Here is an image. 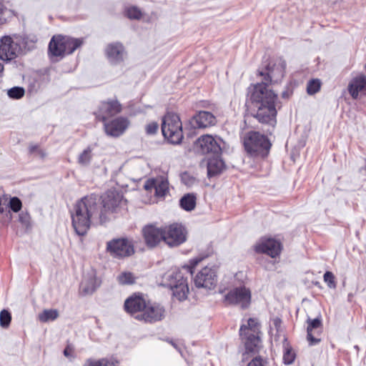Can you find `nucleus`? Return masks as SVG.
Masks as SVG:
<instances>
[{
	"label": "nucleus",
	"instance_id": "obj_48",
	"mask_svg": "<svg viewBox=\"0 0 366 366\" xmlns=\"http://www.w3.org/2000/svg\"><path fill=\"white\" fill-rule=\"evenodd\" d=\"M24 227L28 228V227H29L31 226L30 217L27 214L24 213Z\"/></svg>",
	"mask_w": 366,
	"mask_h": 366
},
{
	"label": "nucleus",
	"instance_id": "obj_34",
	"mask_svg": "<svg viewBox=\"0 0 366 366\" xmlns=\"http://www.w3.org/2000/svg\"><path fill=\"white\" fill-rule=\"evenodd\" d=\"M11 320V317L10 313L6 310H3L0 312V326L3 328H6L9 327L10 322Z\"/></svg>",
	"mask_w": 366,
	"mask_h": 366
},
{
	"label": "nucleus",
	"instance_id": "obj_39",
	"mask_svg": "<svg viewBox=\"0 0 366 366\" xmlns=\"http://www.w3.org/2000/svg\"><path fill=\"white\" fill-rule=\"evenodd\" d=\"M37 38L36 36H27L24 38V49L27 47L28 50H31L35 47Z\"/></svg>",
	"mask_w": 366,
	"mask_h": 366
},
{
	"label": "nucleus",
	"instance_id": "obj_37",
	"mask_svg": "<svg viewBox=\"0 0 366 366\" xmlns=\"http://www.w3.org/2000/svg\"><path fill=\"white\" fill-rule=\"evenodd\" d=\"M127 16L130 19H139L142 16V13L137 7L132 6L127 9Z\"/></svg>",
	"mask_w": 366,
	"mask_h": 366
},
{
	"label": "nucleus",
	"instance_id": "obj_42",
	"mask_svg": "<svg viewBox=\"0 0 366 366\" xmlns=\"http://www.w3.org/2000/svg\"><path fill=\"white\" fill-rule=\"evenodd\" d=\"M247 366H268L266 360L262 357H255L252 360Z\"/></svg>",
	"mask_w": 366,
	"mask_h": 366
},
{
	"label": "nucleus",
	"instance_id": "obj_45",
	"mask_svg": "<svg viewBox=\"0 0 366 366\" xmlns=\"http://www.w3.org/2000/svg\"><path fill=\"white\" fill-rule=\"evenodd\" d=\"M39 87V84L37 81H35L34 83H30L28 88V92L29 94H32L33 92H35L37 91V89Z\"/></svg>",
	"mask_w": 366,
	"mask_h": 366
},
{
	"label": "nucleus",
	"instance_id": "obj_18",
	"mask_svg": "<svg viewBox=\"0 0 366 366\" xmlns=\"http://www.w3.org/2000/svg\"><path fill=\"white\" fill-rule=\"evenodd\" d=\"M281 244L274 239H261L256 245L255 250L259 253H265L272 258L278 256L281 252Z\"/></svg>",
	"mask_w": 366,
	"mask_h": 366
},
{
	"label": "nucleus",
	"instance_id": "obj_7",
	"mask_svg": "<svg viewBox=\"0 0 366 366\" xmlns=\"http://www.w3.org/2000/svg\"><path fill=\"white\" fill-rule=\"evenodd\" d=\"M239 332L240 336L245 340L246 349L250 352L254 351L260 343L259 337V325L257 320L249 318L247 325L241 326Z\"/></svg>",
	"mask_w": 366,
	"mask_h": 366
},
{
	"label": "nucleus",
	"instance_id": "obj_36",
	"mask_svg": "<svg viewBox=\"0 0 366 366\" xmlns=\"http://www.w3.org/2000/svg\"><path fill=\"white\" fill-rule=\"evenodd\" d=\"M7 95L11 99H19L23 97V88L14 86L7 91Z\"/></svg>",
	"mask_w": 366,
	"mask_h": 366
},
{
	"label": "nucleus",
	"instance_id": "obj_24",
	"mask_svg": "<svg viewBox=\"0 0 366 366\" xmlns=\"http://www.w3.org/2000/svg\"><path fill=\"white\" fill-rule=\"evenodd\" d=\"M100 282L96 277V272L91 269L84 274L81 287L85 294H92L99 286Z\"/></svg>",
	"mask_w": 366,
	"mask_h": 366
},
{
	"label": "nucleus",
	"instance_id": "obj_2",
	"mask_svg": "<svg viewBox=\"0 0 366 366\" xmlns=\"http://www.w3.org/2000/svg\"><path fill=\"white\" fill-rule=\"evenodd\" d=\"M285 68V61L278 59L267 66L265 72L259 71V75L264 78L261 83L254 86L250 99L253 117L262 124L272 127L276 124L277 95L268 87L267 83L281 80L284 76Z\"/></svg>",
	"mask_w": 366,
	"mask_h": 366
},
{
	"label": "nucleus",
	"instance_id": "obj_50",
	"mask_svg": "<svg viewBox=\"0 0 366 366\" xmlns=\"http://www.w3.org/2000/svg\"><path fill=\"white\" fill-rule=\"evenodd\" d=\"M282 97H284V98H285V97H288V95H287V92H283V93L282 94Z\"/></svg>",
	"mask_w": 366,
	"mask_h": 366
},
{
	"label": "nucleus",
	"instance_id": "obj_40",
	"mask_svg": "<svg viewBox=\"0 0 366 366\" xmlns=\"http://www.w3.org/2000/svg\"><path fill=\"white\" fill-rule=\"evenodd\" d=\"M335 276L331 272H326L324 274V280L327 283L330 288H335L336 285L335 282Z\"/></svg>",
	"mask_w": 366,
	"mask_h": 366
},
{
	"label": "nucleus",
	"instance_id": "obj_27",
	"mask_svg": "<svg viewBox=\"0 0 366 366\" xmlns=\"http://www.w3.org/2000/svg\"><path fill=\"white\" fill-rule=\"evenodd\" d=\"M225 169L224 162L218 157L211 158L207 163V173L209 177H213L222 173Z\"/></svg>",
	"mask_w": 366,
	"mask_h": 366
},
{
	"label": "nucleus",
	"instance_id": "obj_3",
	"mask_svg": "<svg viewBox=\"0 0 366 366\" xmlns=\"http://www.w3.org/2000/svg\"><path fill=\"white\" fill-rule=\"evenodd\" d=\"M162 285L169 287L172 295L179 301H184L189 294V287L187 278L179 270H171L162 277Z\"/></svg>",
	"mask_w": 366,
	"mask_h": 366
},
{
	"label": "nucleus",
	"instance_id": "obj_41",
	"mask_svg": "<svg viewBox=\"0 0 366 366\" xmlns=\"http://www.w3.org/2000/svg\"><path fill=\"white\" fill-rule=\"evenodd\" d=\"M9 11L4 6L2 1L0 0V24H3L6 21Z\"/></svg>",
	"mask_w": 366,
	"mask_h": 366
},
{
	"label": "nucleus",
	"instance_id": "obj_44",
	"mask_svg": "<svg viewBox=\"0 0 366 366\" xmlns=\"http://www.w3.org/2000/svg\"><path fill=\"white\" fill-rule=\"evenodd\" d=\"M182 179L183 182L188 186L192 185L195 182V179L192 177L190 178L187 174H184L182 177Z\"/></svg>",
	"mask_w": 366,
	"mask_h": 366
},
{
	"label": "nucleus",
	"instance_id": "obj_16",
	"mask_svg": "<svg viewBox=\"0 0 366 366\" xmlns=\"http://www.w3.org/2000/svg\"><path fill=\"white\" fill-rule=\"evenodd\" d=\"M142 233L147 245L150 247L157 246L162 241L164 242V227L148 224L143 228Z\"/></svg>",
	"mask_w": 366,
	"mask_h": 366
},
{
	"label": "nucleus",
	"instance_id": "obj_35",
	"mask_svg": "<svg viewBox=\"0 0 366 366\" xmlns=\"http://www.w3.org/2000/svg\"><path fill=\"white\" fill-rule=\"evenodd\" d=\"M321 83L318 79L310 80L307 86V92L309 94L317 93L320 89Z\"/></svg>",
	"mask_w": 366,
	"mask_h": 366
},
{
	"label": "nucleus",
	"instance_id": "obj_28",
	"mask_svg": "<svg viewBox=\"0 0 366 366\" xmlns=\"http://www.w3.org/2000/svg\"><path fill=\"white\" fill-rule=\"evenodd\" d=\"M180 205L186 211H192L196 206V196L194 194H187L180 199Z\"/></svg>",
	"mask_w": 366,
	"mask_h": 366
},
{
	"label": "nucleus",
	"instance_id": "obj_15",
	"mask_svg": "<svg viewBox=\"0 0 366 366\" xmlns=\"http://www.w3.org/2000/svg\"><path fill=\"white\" fill-rule=\"evenodd\" d=\"M105 55L111 64L119 65L126 59L127 54L124 46L121 43L114 42L109 44L106 46Z\"/></svg>",
	"mask_w": 366,
	"mask_h": 366
},
{
	"label": "nucleus",
	"instance_id": "obj_10",
	"mask_svg": "<svg viewBox=\"0 0 366 366\" xmlns=\"http://www.w3.org/2000/svg\"><path fill=\"white\" fill-rule=\"evenodd\" d=\"M164 243L169 247H177L187 239V231L180 224L174 223L164 227Z\"/></svg>",
	"mask_w": 366,
	"mask_h": 366
},
{
	"label": "nucleus",
	"instance_id": "obj_43",
	"mask_svg": "<svg viewBox=\"0 0 366 366\" xmlns=\"http://www.w3.org/2000/svg\"><path fill=\"white\" fill-rule=\"evenodd\" d=\"M145 129H146L147 134H154L157 132V131L158 129V124L154 122H151L146 126Z\"/></svg>",
	"mask_w": 366,
	"mask_h": 366
},
{
	"label": "nucleus",
	"instance_id": "obj_30",
	"mask_svg": "<svg viewBox=\"0 0 366 366\" xmlns=\"http://www.w3.org/2000/svg\"><path fill=\"white\" fill-rule=\"evenodd\" d=\"M283 347L285 352L283 355V360L286 365L292 364L295 360V353L292 351L291 348L288 347L287 339L284 337Z\"/></svg>",
	"mask_w": 366,
	"mask_h": 366
},
{
	"label": "nucleus",
	"instance_id": "obj_19",
	"mask_svg": "<svg viewBox=\"0 0 366 366\" xmlns=\"http://www.w3.org/2000/svg\"><path fill=\"white\" fill-rule=\"evenodd\" d=\"M144 187L147 191L154 189V194L157 197H163L168 192L169 182L164 177H158L155 179H148Z\"/></svg>",
	"mask_w": 366,
	"mask_h": 366
},
{
	"label": "nucleus",
	"instance_id": "obj_5",
	"mask_svg": "<svg viewBox=\"0 0 366 366\" xmlns=\"http://www.w3.org/2000/svg\"><path fill=\"white\" fill-rule=\"evenodd\" d=\"M83 43L81 39L61 35L54 36L49 44V51L53 56L62 57L73 53Z\"/></svg>",
	"mask_w": 366,
	"mask_h": 366
},
{
	"label": "nucleus",
	"instance_id": "obj_12",
	"mask_svg": "<svg viewBox=\"0 0 366 366\" xmlns=\"http://www.w3.org/2000/svg\"><path fill=\"white\" fill-rule=\"evenodd\" d=\"M107 251L114 257L123 258L134 253V246L127 239H113L107 243Z\"/></svg>",
	"mask_w": 366,
	"mask_h": 366
},
{
	"label": "nucleus",
	"instance_id": "obj_29",
	"mask_svg": "<svg viewBox=\"0 0 366 366\" xmlns=\"http://www.w3.org/2000/svg\"><path fill=\"white\" fill-rule=\"evenodd\" d=\"M59 317V312L56 310H44L39 314V319L42 322L54 321Z\"/></svg>",
	"mask_w": 366,
	"mask_h": 366
},
{
	"label": "nucleus",
	"instance_id": "obj_21",
	"mask_svg": "<svg viewBox=\"0 0 366 366\" xmlns=\"http://www.w3.org/2000/svg\"><path fill=\"white\" fill-rule=\"evenodd\" d=\"M21 201L18 197H11L0 191V213L4 212L7 209L13 212H18L21 210Z\"/></svg>",
	"mask_w": 366,
	"mask_h": 366
},
{
	"label": "nucleus",
	"instance_id": "obj_38",
	"mask_svg": "<svg viewBox=\"0 0 366 366\" xmlns=\"http://www.w3.org/2000/svg\"><path fill=\"white\" fill-rule=\"evenodd\" d=\"M29 151L31 154H33L41 159H44L46 157V152L39 148V145L37 144L29 145Z\"/></svg>",
	"mask_w": 366,
	"mask_h": 366
},
{
	"label": "nucleus",
	"instance_id": "obj_13",
	"mask_svg": "<svg viewBox=\"0 0 366 366\" xmlns=\"http://www.w3.org/2000/svg\"><path fill=\"white\" fill-rule=\"evenodd\" d=\"M165 310L162 306L157 303H147L142 313L137 315L136 319L145 322H154L162 320L164 317Z\"/></svg>",
	"mask_w": 366,
	"mask_h": 366
},
{
	"label": "nucleus",
	"instance_id": "obj_1",
	"mask_svg": "<svg viewBox=\"0 0 366 366\" xmlns=\"http://www.w3.org/2000/svg\"><path fill=\"white\" fill-rule=\"evenodd\" d=\"M124 202L122 194L116 190H109L102 196V209L100 211L96 195L81 198L74 204L71 212L72 226L76 233L79 236L86 234L96 219L101 223L105 222Z\"/></svg>",
	"mask_w": 366,
	"mask_h": 366
},
{
	"label": "nucleus",
	"instance_id": "obj_20",
	"mask_svg": "<svg viewBox=\"0 0 366 366\" xmlns=\"http://www.w3.org/2000/svg\"><path fill=\"white\" fill-rule=\"evenodd\" d=\"M129 126V121L124 117L117 118L109 123L104 124V129L107 135L119 137L122 135Z\"/></svg>",
	"mask_w": 366,
	"mask_h": 366
},
{
	"label": "nucleus",
	"instance_id": "obj_25",
	"mask_svg": "<svg viewBox=\"0 0 366 366\" xmlns=\"http://www.w3.org/2000/svg\"><path fill=\"white\" fill-rule=\"evenodd\" d=\"M307 340L311 345L317 344L320 342V339L316 336H318L322 327L321 320L320 318H315L314 320H307Z\"/></svg>",
	"mask_w": 366,
	"mask_h": 366
},
{
	"label": "nucleus",
	"instance_id": "obj_8",
	"mask_svg": "<svg viewBox=\"0 0 366 366\" xmlns=\"http://www.w3.org/2000/svg\"><path fill=\"white\" fill-rule=\"evenodd\" d=\"M21 38L17 35L4 36L0 39V59L11 61L21 52Z\"/></svg>",
	"mask_w": 366,
	"mask_h": 366
},
{
	"label": "nucleus",
	"instance_id": "obj_4",
	"mask_svg": "<svg viewBox=\"0 0 366 366\" xmlns=\"http://www.w3.org/2000/svg\"><path fill=\"white\" fill-rule=\"evenodd\" d=\"M243 144L247 153L264 157L267 155L271 144L268 139L257 132H249L243 137Z\"/></svg>",
	"mask_w": 366,
	"mask_h": 366
},
{
	"label": "nucleus",
	"instance_id": "obj_31",
	"mask_svg": "<svg viewBox=\"0 0 366 366\" xmlns=\"http://www.w3.org/2000/svg\"><path fill=\"white\" fill-rule=\"evenodd\" d=\"M117 280L120 285H132L134 282L135 277L130 272H123L118 275Z\"/></svg>",
	"mask_w": 366,
	"mask_h": 366
},
{
	"label": "nucleus",
	"instance_id": "obj_9",
	"mask_svg": "<svg viewBox=\"0 0 366 366\" xmlns=\"http://www.w3.org/2000/svg\"><path fill=\"white\" fill-rule=\"evenodd\" d=\"M197 147L203 154H219L225 148V142L218 136L205 134L198 138Z\"/></svg>",
	"mask_w": 366,
	"mask_h": 366
},
{
	"label": "nucleus",
	"instance_id": "obj_17",
	"mask_svg": "<svg viewBox=\"0 0 366 366\" xmlns=\"http://www.w3.org/2000/svg\"><path fill=\"white\" fill-rule=\"evenodd\" d=\"M122 111V105L116 99L102 102L98 109L94 112L96 117L105 121L107 118L119 114Z\"/></svg>",
	"mask_w": 366,
	"mask_h": 366
},
{
	"label": "nucleus",
	"instance_id": "obj_32",
	"mask_svg": "<svg viewBox=\"0 0 366 366\" xmlns=\"http://www.w3.org/2000/svg\"><path fill=\"white\" fill-rule=\"evenodd\" d=\"M92 158V149L90 147H87L79 154L78 157V162L81 165L86 166L90 163Z\"/></svg>",
	"mask_w": 366,
	"mask_h": 366
},
{
	"label": "nucleus",
	"instance_id": "obj_23",
	"mask_svg": "<svg viewBox=\"0 0 366 366\" xmlns=\"http://www.w3.org/2000/svg\"><path fill=\"white\" fill-rule=\"evenodd\" d=\"M348 91L353 99L366 94V78L364 75L354 78L349 84Z\"/></svg>",
	"mask_w": 366,
	"mask_h": 366
},
{
	"label": "nucleus",
	"instance_id": "obj_46",
	"mask_svg": "<svg viewBox=\"0 0 366 366\" xmlns=\"http://www.w3.org/2000/svg\"><path fill=\"white\" fill-rule=\"evenodd\" d=\"M200 261V259H193L191 261V266H187V267H184V269H186L187 272H190L191 273H192L191 269L192 267H194L197 264L198 262Z\"/></svg>",
	"mask_w": 366,
	"mask_h": 366
},
{
	"label": "nucleus",
	"instance_id": "obj_22",
	"mask_svg": "<svg viewBox=\"0 0 366 366\" xmlns=\"http://www.w3.org/2000/svg\"><path fill=\"white\" fill-rule=\"evenodd\" d=\"M147 305L144 298L140 296H134L128 298L124 302L125 310L132 315L136 316L142 313Z\"/></svg>",
	"mask_w": 366,
	"mask_h": 366
},
{
	"label": "nucleus",
	"instance_id": "obj_26",
	"mask_svg": "<svg viewBox=\"0 0 366 366\" xmlns=\"http://www.w3.org/2000/svg\"><path fill=\"white\" fill-rule=\"evenodd\" d=\"M198 128H206L216 124V117L209 112L201 111L194 117Z\"/></svg>",
	"mask_w": 366,
	"mask_h": 366
},
{
	"label": "nucleus",
	"instance_id": "obj_49",
	"mask_svg": "<svg viewBox=\"0 0 366 366\" xmlns=\"http://www.w3.org/2000/svg\"><path fill=\"white\" fill-rule=\"evenodd\" d=\"M4 71V66L0 63V77L1 76V74Z\"/></svg>",
	"mask_w": 366,
	"mask_h": 366
},
{
	"label": "nucleus",
	"instance_id": "obj_33",
	"mask_svg": "<svg viewBox=\"0 0 366 366\" xmlns=\"http://www.w3.org/2000/svg\"><path fill=\"white\" fill-rule=\"evenodd\" d=\"M84 366H116L112 360L102 359L100 360H88Z\"/></svg>",
	"mask_w": 366,
	"mask_h": 366
},
{
	"label": "nucleus",
	"instance_id": "obj_14",
	"mask_svg": "<svg viewBox=\"0 0 366 366\" xmlns=\"http://www.w3.org/2000/svg\"><path fill=\"white\" fill-rule=\"evenodd\" d=\"M217 283V274L214 269L205 267L197 273L194 278L197 287L208 290L213 289Z\"/></svg>",
	"mask_w": 366,
	"mask_h": 366
},
{
	"label": "nucleus",
	"instance_id": "obj_6",
	"mask_svg": "<svg viewBox=\"0 0 366 366\" xmlns=\"http://www.w3.org/2000/svg\"><path fill=\"white\" fill-rule=\"evenodd\" d=\"M162 132L169 142L179 144L183 138V132L179 116L174 113H167L162 120Z\"/></svg>",
	"mask_w": 366,
	"mask_h": 366
},
{
	"label": "nucleus",
	"instance_id": "obj_47",
	"mask_svg": "<svg viewBox=\"0 0 366 366\" xmlns=\"http://www.w3.org/2000/svg\"><path fill=\"white\" fill-rule=\"evenodd\" d=\"M73 351V348L70 345H68L64 350V355L67 357H71Z\"/></svg>",
	"mask_w": 366,
	"mask_h": 366
},
{
	"label": "nucleus",
	"instance_id": "obj_11",
	"mask_svg": "<svg viewBox=\"0 0 366 366\" xmlns=\"http://www.w3.org/2000/svg\"><path fill=\"white\" fill-rule=\"evenodd\" d=\"M224 301L231 305H239L247 308L251 302V292L244 285L234 287L224 296Z\"/></svg>",
	"mask_w": 366,
	"mask_h": 366
}]
</instances>
